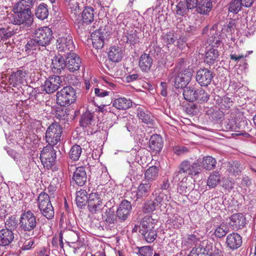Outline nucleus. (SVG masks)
Here are the masks:
<instances>
[{
  "mask_svg": "<svg viewBox=\"0 0 256 256\" xmlns=\"http://www.w3.org/2000/svg\"><path fill=\"white\" fill-rule=\"evenodd\" d=\"M14 13L9 14L8 22L14 24L20 25L25 24L28 27L30 26L33 22V18L30 8H16Z\"/></svg>",
  "mask_w": 256,
  "mask_h": 256,
  "instance_id": "nucleus-1",
  "label": "nucleus"
},
{
  "mask_svg": "<svg viewBox=\"0 0 256 256\" xmlns=\"http://www.w3.org/2000/svg\"><path fill=\"white\" fill-rule=\"evenodd\" d=\"M85 237V236L80 235V233L77 231L68 232L67 242L70 244V246L74 249L73 252L74 254L80 255L84 252L86 244Z\"/></svg>",
  "mask_w": 256,
  "mask_h": 256,
  "instance_id": "nucleus-2",
  "label": "nucleus"
},
{
  "mask_svg": "<svg viewBox=\"0 0 256 256\" xmlns=\"http://www.w3.org/2000/svg\"><path fill=\"white\" fill-rule=\"evenodd\" d=\"M152 221L150 217H144L141 220L140 225V232L148 242H153L157 236L156 231L154 228L155 224Z\"/></svg>",
  "mask_w": 256,
  "mask_h": 256,
  "instance_id": "nucleus-3",
  "label": "nucleus"
},
{
  "mask_svg": "<svg viewBox=\"0 0 256 256\" xmlns=\"http://www.w3.org/2000/svg\"><path fill=\"white\" fill-rule=\"evenodd\" d=\"M20 228L25 232H32L36 226L37 218L34 214L30 210H24L22 212L20 218Z\"/></svg>",
  "mask_w": 256,
  "mask_h": 256,
  "instance_id": "nucleus-4",
  "label": "nucleus"
},
{
  "mask_svg": "<svg viewBox=\"0 0 256 256\" xmlns=\"http://www.w3.org/2000/svg\"><path fill=\"white\" fill-rule=\"evenodd\" d=\"M75 90L70 86L63 88L56 93V102L62 106H66L74 103L76 100Z\"/></svg>",
  "mask_w": 256,
  "mask_h": 256,
  "instance_id": "nucleus-5",
  "label": "nucleus"
},
{
  "mask_svg": "<svg viewBox=\"0 0 256 256\" xmlns=\"http://www.w3.org/2000/svg\"><path fill=\"white\" fill-rule=\"evenodd\" d=\"M62 132L61 126L55 122L50 124L47 128L45 138L48 146H53L56 145L60 140Z\"/></svg>",
  "mask_w": 256,
  "mask_h": 256,
  "instance_id": "nucleus-6",
  "label": "nucleus"
},
{
  "mask_svg": "<svg viewBox=\"0 0 256 256\" xmlns=\"http://www.w3.org/2000/svg\"><path fill=\"white\" fill-rule=\"evenodd\" d=\"M32 33L42 47L49 45L54 38L52 30L47 26L36 28L32 31Z\"/></svg>",
  "mask_w": 256,
  "mask_h": 256,
  "instance_id": "nucleus-7",
  "label": "nucleus"
},
{
  "mask_svg": "<svg viewBox=\"0 0 256 256\" xmlns=\"http://www.w3.org/2000/svg\"><path fill=\"white\" fill-rule=\"evenodd\" d=\"M106 204L97 192H92L89 194L88 208L92 214L102 212Z\"/></svg>",
  "mask_w": 256,
  "mask_h": 256,
  "instance_id": "nucleus-8",
  "label": "nucleus"
},
{
  "mask_svg": "<svg viewBox=\"0 0 256 256\" xmlns=\"http://www.w3.org/2000/svg\"><path fill=\"white\" fill-rule=\"evenodd\" d=\"M40 159L44 168L50 169L54 166L56 159V152L51 146H44L41 151Z\"/></svg>",
  "mask_w": 256,
  "mask_h": 256,
  "instance_id": "nucleus-9",
  "label": "nucleus"
},
{
  "mask_svg": "<svg viewBox=\"0 0 256 256\" xmlns=\"http://www.w3.org/2000/svg\"><path fill=\"white\" fill-rule=\"evenodd\" d=\"M56 46L59 52H64L67 54L71 53L75 48L72 36L67 34L58 38Z\"/></svg>",
  "mask_w": 256,
  "mask_h": 256,
  "instance_id": "nucleus-10",
  "label": "nucleus"
},
{
  "mask_svg": "<svg viewBox=\"0 0 256 256\" xmlns=\"http://www.w3.org/2000/svg\"><path fill=\"white\" fill-rule=\"evenodd\" d=\"M180 170L184 174H188L192 176L199 174L202 172V168L198 160L194 162L188 160L182 161L180 164Z\"/></svg>",
  "mask_w": 256,
  "mask_h": 256,
  "instance_id": "nucleus-11",
  "label": "nucleus"
},
{
  "mask_svg": "<svg viewBox=\"0 0 256 256\" xmlns=\"http://www.w3.org/2000/svg\"><path fill=\"white\" fill-rule=\"evenodd\" d=\"M212 244L208 240H204L198 246H194L188 256H210L209 252L212 250Z\"/></svg>",
  "mask_w": 256,
  "mask_h": 256,
  "instance_id": "nucleus-12",
  "label": "nucleus"
},
{
  "mask_svg": "<svg viewBox=\"0 0 256 256\" xmlns=\"http://www.w3.org/2000/svg\"><path fill=\"white\" fill-rule=\"evenodd\" d=\"M108 32L102 28L92 32L91 34V39L93 46L96 49L102 48L104 40L108 38Z\"/></svg>",
  "mask_w": 256,
  "mask_h": 256,
  "instance_id": "nucleus-13",
  "label": "nucleus"
},
{
  "mask_svg": "<svg viewBox=\"0 0 256 256\" xmlns=\"http://www.w3.org/2000/svg\"><path fill=\"white\" fill-rule=\"evenodd\" d=\"M193 72L192 69H186L180 72L174 79V86L176 88H182L190 82Z\"/></svg>",
  "mask_w": 256,
  "mask_h": 256,
  "instance_id": "nucleus-14",
  "label": "nucleus"
},
{
  "mask_svg": "<svg viewBox=\"0 0 256 256\" xmlns=\"http://www.w3.org/2000/svg\"><path fill=\"white\" fill-rule=\"evenodd\" d=\"M213 78L212 72L206 68L198 70L196 76V82L201 86H206L209 85Z\"/></svg>",
  "mask_w": 256,
  "mask_h": 256,
  "instance_id": "nucleus-15",
  "label": "nucleus"
},
{
  "mask_svg": "<svg viewBox=\"0 0 256 256\" xmlns=\"http://www.w3.org/2000/svg\"><path fill=\"white\" fill-rule=\"evenodd\" d=\"M65 58L66 68L71 72H75L80 69L81 60L74 53H70Z\"/></svg>",
  "mask_w": 256,
  "mask_h": 256,
  "instance_id": "nucleus-16",
  "label": "nucleus"
},
{
  "mask_svg": "<svg viewBox=\"0 0 256 256\" xmlns=\"http://www.w3.org/2000/svg\"><path fill=\"white\" fill-rule=\"evenodd\" d=\"M62 82L61 78L58 76H53L47 79L44 86V90L48 94L53 93L60 88Z\"/></svg>",
  "mask_w": 256,
  "mask_h": 256,
  "instance_id": "nucleus-17",
  "label": "nucleus"
},
{
  "mask_svg": "<svg viewBox=\"0 0 256 256\" xmlns=\"http://www.w3.org/2000/svg\"><path fill=\"white\" fill-rule=\"evenodd\" d=\"M132 206L128 201L124 200L120 204L117 210L116 216L120 221L126 220L130 215Z\"/></svg>",
  "mask_w": 256,
  "mask_h": 256,
  "instance_id": "nucleus-18",
  "label": "nucleus"
},
{
  "mask_svg": "<svg viewBox=\"0 0 256 256\" xmlns=\"http://www.w3.org/2000/svg\"><path fill=\"white\" fill-rule=\"evenodd\" d=\"M152 196L154 198V200H152L158 209L162 210V208H166L169 202L170 198L166 194H164L163 192L155 191L152 193Z\"/></svg>",
  "mask_w": 256,
  "mask_h": 256,
  "instance_id": "nucleus-19",
  "label": "nucleus"
},
{
  "mask_svg": "<svg viewBox=\"0 0 256 256\" xmlns=\"http://www.w3.org/2000/svg\"><path fill=\"white\" fill-rule=\"evenodd\" d=\"M246 218L242 214H233L230 218L228 222L230 226L234 230H238L242 228L246 224Z\"/></svg>",
  "mask_w": 256,
  "mask_h": 256,
  "instance_id": "nucleus-20",
  "label": "nucleus"
},
{
  "mask_svg": "<svg viewBox=\"0 0 256 256\" xmlns=\"http://www.w3.org/2000/svg\"><path fill=\"white\" fill-rule=\"evenodd\" d=\"M73 181L78 186H83L87 180L86 168L80 166L76 168L72 176Z\"/></svg>",
  "mask_w": 256,
  "mask_h": 256,
  "instance_id": "nucleus-21",
  "label": "nucleus"
},
{
  "mask_svg": "<svg viewBox=\"0 0 256 256\" xmlns=\"http://www.w3.org/2000/svg\"><path fill=\"white\" fill-rule=\"evenodd\" d=\"M226 244L230 249H236L240 247L242 244V237L236 232L230 234L226 237Z\"/></svg>",
  "mask_w": 256,
  "mask_h": 256,
  "instance_id": "nucleus-22",
  "label": "nucleus"
},
{
  "mask_svg": "<svg viewBox=\"0 0 256 256\" xmlns=\"http://www.w3.org/2000/svg\"><path fill=\"white\" fill-rule=\"evenodd\" d=\"M26 72L22 70H18L12 72L9 78L10 84L16 87L20 84L24 83L26 80Z\"/></svg>",
  "mask_w": 256,
  "mask_h": 256,
  "instance_id": "nucleus-23",
  "label": "nucleus"
},
{
  "mask_svg": "<svg viewBox=\"0 0 256 256\" xmlns=\"http://www.w3.org/2000/svg\"><path fill=\"white\" fill-rule=\"evenodd\" d=\"M65 58L62 56H56L52 60L51 68L54 73L60 74L66 68Z\"/></svg>",
  "mask_w": 256,
  "mask_h": 256,
  "instance_id": "nucleus-24",
  "label": "nucleus"
},
{
  "mask_svg": "<svg viewBox=\"0 0 256 256\" xmlns=\"http://www.w3.org/2000/svg\"><path fill=\"white\" fill-rule=\"evenodd\" d=\"M153 60L152 56L147 54H143L140 58L138 66L143 72H148L152 64Z\"/></svg>",
  "mask_w": 256,
  "mask_h": 256,
  "instance_id": "nucleus-25",
  "label": "nucleus"
},
{
  "mask_svg": "<svg viewBox=\"0 0 256 256\" xmlns=\"http://www.w3.org/2000/svg\"><path fill=\"white\" fill-rule=\"evenodd\" d=\"M40 47H42V45L38 42V40L33 36L32 34V37L27 40L24 50V52L28 54H30L34 53V51L40 50Z\"/></svg>",
  "mask_w": 256,
  "mask_h": 256,
  "instance_id": "nucleus-26",
  "label": "nucleus"
},
{
  "mask_svg": "<svg viewBox=\"0 0 256 256\" xmlns=\"http://www.w3.org/2000/svg\"><path fill=\"white\" fill-rule=\"evenodd\" d=\"M150 186L151 184L150 182L140 184L138 188L137 192L132 193V195L134 194V199L136 198L135 200H136L138 198L148 196L150 192Z\"/></svg>",
  "mask_w": 256,
  "mask_h": 256,
  "instance_id": "nucleus-27",
  "label": "nucleus"
},
{
  "mask_svg": "<svg viewBox=\"0 0 256 256\" xmlns=\"http://www.w3.org/2000/svg\"><path fill=\"white\" fill-rule=\"evenodd\" d=\"M14 239V233L10 230L4 228L0 230V246H8L13 241Z\"/></svg>",
  "mask_w": 256,
  "mask_h": 256,
  "instance_id": "nucleus-28",
  "label": "nucleus"
},
{
  "mask_svg": "<svg viewBox=\"0 0 256 256\" xmlns=\"http://www.w3.org/2000/svg\"><path fill=\"white\" fill-rule=\"evenodd\" d=\"M121 40L123 42L132 46L139 42V38L136 30H131L124 32Z\"/></svg>",
  "mask_w": 256,
  "mask_h": 256,
  "instance_id": "nucleus-29",
  "label": "nucleus"
},
{
  "mask_svg": "<svg viewBox=\"0 0 256 256\" xmlns=\"http://www.w3.org/2000/svg\"><path fill=\"white\" fill-rule=\"evenodd\" d=\"M149 145L150 148L154 152H160L163 146L162 137L158 134L152 135L150 140Z\"/></svg>",
  "mask_w": 256,
  "mask_h": 256,
  "instance_id": "nucleus-30",
  "label": "nucleus"
},
{
  "mask_svg": "<svg viewBox=\"0 0 256 256\" xmlns=\"http://www.w3.org/2000/svg\"><path fill=\"white\" fill-rule=\"evenodd\" d=\"M112 106L118 110H124L132 106V101L126 98H118L114 100Z\"/></svg>",
  "mask_w": 256,
  "mask_h": 256,
  "instance_id": "nucleus-31",
  "label": "nucleus"
},
{
  "mask_svg": "<svg viewBox=\"0 0 256 256\" xmlns=\"http://www.w3.org/2000/svg\"><path fill=\"white\" fill-rule=\"evenodd\" d=\"M212 2L210 0H200L196 8L198 12L202 14H206L212 10Z\"/></svg>",
  "mask_w": 256,
  "mask_h": 256,
  "instance_id": "nucleus-32",
  "label": "nucleus"
},
{
  "mask_svg": "<svg viewBox=\"0 0 256 256\" xmlns=\"http://www.w3.org/2000/svg\"><path fill=\"white\" fill-rule=\"evenodd\" d=\"M216 26H214L210 29V36L208 39L210 44L212 47H218L222 42L221 36L216 32Z\"/></svg>",
  "mask_w": 256,
  "mask_h": 256,
  "instance_id": "nucleus-33",
  "label": "nucleus"
},
{
  "mask_svg": "<svg viewBox=\"0 0 256 256\" xmlns=\"http://www.w3.org/2000/svg\"><path fill=\"white\" fill-rule=\"evenodd\" d=\"M122 52L121 48L116 46H114L110 48L108 52V58L112 62H118L122 58Z\"/></svg>",
  "mask_w": 256,
  "mask_h": 256,
  "instance_id": "nucleus-34",
  "label": "nucleus"
},
{
  "mask_svg": "<svg viewBox=\"0 0 256 256\" xmlns=\"http://www.w3.org/2000/svg\"><path fill=\"white\" fill-rule=\"evenodd\" d=\"M87 192L84 190H80L76 193V202L78 207L82 208L88 203Z\"/></svg>",
  "mask_w": 256,
  "mask_h": 256,
  "instance_id": "nucleus-35",
  "label": "nucleus"
},
{
  "mask_svg": "<svg viewBox=\"0 0 256 256\" xmlns=\"http://www.w3.org/2000/svg\"><path fill=\"white\" fill-rule=\"evenodd\" d=\"M176 39V34L174 30H170L167 32H164L161 36L162 42L166 46L174 44Z\"/></svg>",
  "mask_w": 256,
  "mask_h": 256,
  "instance_id": "nucleus-36",
  "label": "nucleus"
},
{
  "mask_svg": "<svg viewBox=\"0 0 256 256\" xmlns=\"http://www.w3.org/2000/svg\"><path fill=\"white\" fill-rule=\"evenodd\" d=\"M218 57V50L214 48H210L205 54L204 62L208 65L212 64L217 61Z\"/></svg>",
  "mask_w": 256,
  "mask_h": 256,
  "instance_id": "nucleus-37",
  "label": "nucleus"
},
{
  "mask_svg": "<svg viewBox=\"0 0 256 256\" xmlns=\"http://www.w3.org/2000/svg\"><path fill=\"white\" fill-rule=\"evenodd\" d=\"M136 114L144 123L148 124L150 123L152 120L150 112L142 107L138 106L137 108Z\"/></svg>",
  "mask_w": 256,
  "mask_h": 256,
  "instance_id": "nucleus-38",
  "label": "nucleus"
},
{
  "mask_svg": "<svg viewBox=\"0 0 256 256\" xmlns=\"http://www.w3.org/2000/svg\"><path fill=\"white\" fill-rule=\"evenodd\" d=\"M94 10L92 8L87 6L84 8L82 14V20L84 23L90 24L94 20Z\"/></svg>",
  "mask_w": 256,
  "mask_h": 256,
  "instance_id": "nucleus-39",
  "label": "nucleus"
},
{
  "mask_svg": "<svg viewBox=\"0 0 256 256\" xmlns=\"http://www.w3.org/2000/svg\"><path fill=\"white\" fill-rule=\"evenodd\" d=\"M200 163L202 168L210 170L215 168L216 160L211 156H206L202 158V162H200Z\"/></svg>",
  "mask_w": 256,
  "mask_h": 256,
  "instance_id": "nucleus-40",
  "label": "nucleus"
},
{
  "mask_svg": "<svg viewBox=\"0 0 256 256\" xmlns=\"http://www.w3.org/2000/svg\"><path fill=\"white\" fill-rule=\"evenodd\" d=\"M158 176V168L156 166H150L144 173V178L148 182L156 180Z\"/></svg>",
  "mask_w": 256,
  "mask_h": 256,
  "instance_id": "nucleus-41",
  "label": "nucleus"
},
{
  "mask_svg": "<svg viewBox=\"0 0 256 256\" xmlns=\"http://www.w3.org/2000/svg\"><path fill=\"white\" fill-rule=\"evenodd\" d=\"M196 89L194 86H189L184 88L183 96L186 100L189 102L196 100Z\"/></svg>",
  "mask_w": 256,
  "mask_h": 256,
  "instance_id": "nucleus-42",
  "label": "nucleus"
},
{
  "mask_svg": "<svg viewBox=\"0 0 256 256\" xmlns=\"http://www.w3.org/2000/svg\"><path fill=\"white\" fill-rule=\"evenodd\" d=\"M82 152V148L80 145L72 146L68 152V157L72 161H77L79 160Z\"/></svg>",
  "mask_w": 256,
  "mask_h": 256,
  "instance_id": "nucleus-43",
  "label": "nucleus"
},
{
  "mask_svg": "<svg viewBox=\"0 0 256 256\" xmlns=\"http://www.w3.org/2000/svg\"><path fill=\"white\" fill-rule=\"evenodd\" d=\"M242 170V166L238 162L233 161L228 163V170L233 176L239 175Z\"/></svg>",
  "mask_w": 256,
  "mask_h": 256,
  "instance_id": "nucleus-44",
  "label": "nucleus"
},
{
  "mask_svg": "<svg viewBox=\"0 0 256 256\" xmlns=\"http://www.w3.org/2000/svg\"><path fill=\"white\" fill-rule=\"evenodd\" d=\"M94 122V116L89 112H84L81 116L80 121L82 126L86 128L92 125Z\"/></svg>",
  "mask_w": 256,
  "mask_h": 256,
  "instance_id": "nucleus-45",
  "label": "nucleus"
},
{
  "mask_svg": "<svg viewBox=\"0 0 256 256\" xmlns=\"http://www.w3.org/2000/svg\"><path fill=\"white\" fill-rule=\"evenodd\" d=\"M202 238L198 232H194L192 234H188L186 236V243L188 244H194L195 246H198L200 244V242L202 240H200Z\"/></svg>",
  "mask_w": 256,
  "mask_h": 256,
  "instance_id": "nucleus-46",
  "label": "nucleus"
},
{
  "mask_svg": "<svg viewBox=\"0 0 256 256\" xmlns=\"http://www.w3.org/2000/svg\"><path fill=\"white\" fill-rule=\"evenodd\" d=\"M39 210L42 215L47 219L50 220L54 218V211L52 204L44 206L42 208H40Z\"/></svg>",
  "mask_w": 256,
  "mask_h": 256,
  "instance_id": "nucleus-47",
  "label": "nucleus"
},
{
  "mask_svg": "<svg viewBox=\"0 0 256 256\" xmlns=\"http://www.w3.org/2000/svg\"><path fill=\"white\" fill-rule=\"evenodd\" d=\"M36 16L40 20H44L47 18L48 12L47 5L44 3L39 5L36 12Z\"/></svg>",
  "mask_w": 256,
  "mask_h": 256,
  "instance_id": "nucleus-48",
  "label": "nucleus"
},
{
  "mask_svg": "<svg viewBox=\"0 0 256 256\" xmlns=\"http://www.w3.org/2000/svg\"><path fill=\"white\" fill-rule=\"evenodd\" d=\"M220 176L218 172H215L212 174L208 177L207 181V185L210 188H214L220 182Z\"/></svg>",
  "mask_w": 256,
  "mask_h": 256,
  "instance_id": "nucleus-49",
  "label": "nucleus"
},
{
  "mask_svg": "<svg viewBox=\"0 0 256 256\" xmlns=\"http://www.w3.org/2000/svg\"><path fill=\"white\" fill-rule=\"evenodd\" d=\"M37 201L38 208L52 204L49 196L44 192L39 194Z\"/></svg>",
  "mask_w": 256,
  "mask_h": 256,
  "instance_id": "nucleus-50",
  "label": "nucleus"
},
{
  "mask_svg": "<svg viewBox=\"0 0 256 256\" xmlns=\"http://www.w3.org/2000/svg\"><path fill=\"white\" fill-rule=\"evenodd\" d=\"M104 218L106 224H114L116 220L114 210L112 208L106 209Z\"/></svg>",
  "mask_w": 256,
  "mask_h": 256,
  "instance_id": "nucleus-51",
  "label": "nucleus"
},
{
  "mask_svg": "<svg viewBox=\"0 0 256 256\" xmlns=\"http://www.w3.org/2000/svg\"><path fill=\"white\" fill-rule=\"evenodd\" d=\"M196 100L199 102L202 103L208 102L210 98L209 94L202 88L196 89Z\"/></svg>",
  "mask_w": 256,
  "mask_h": 256,
  "instance_id": "nucleus-52",
  "label": "nucleus"
},
{
  "mask_svg": "<svg viewBox=\"0 0 256 256\" xmlns=\"http://www.w3.org/2000/svg\"><path fill=\"white\" fill-rule=\"evenodd\" d=\"M96 110L98 112H100L105 115L114 114L116 116V114L114 113L115 110L112 107L110 106V104H101L98 106Z\"/></svg>",
  "mask_w": 256,
  "mask_h": 256,
  "instance_id": "nucleus-53",
  "label": "nucleus"
},
{
  "mask_svg": "<svg viewBox=\"0 0 256 256\" xmlns=\"http://www.w3.org/2000/svg\"><path fill=\"white\" fill-rule=\"evenodd\" d=\"M190 10L184 2H180L176 6V14L184 16L188 15Z\"/></svg>",
  "mask_w": 256,
  "mask_h": 256,
  "instance_id": "nucleus-54",
  "label": "nucleus"
},
{
  "mask_svg": "<svg viewBox=\"0 0 256 256\" xmlns=\"http://www.w3.org/2000/svg\"><path fill=\"white\" fill-rule=\"evenodd\" d=\"M168 222L176 229L180 228L184 223L182 218L178 214H174Z\"/></svg>",
  "mask_w": 256,
  "mask_h": 256,
  "instance_id": "nucleus-55",
  "label": "nucleus"
},
{
  "mask_svg": "<svg viewBox=\"0 0 256 256\" xmlns=\"http://www.w3.org/2000/svg\"><path fill=\"white\" fill-rule=\"evenodd\" d=\"M187 180L186 176L184 177L182 180L180 182L179 184V188L178 190L179 192L182 194L186 195V194L190 192L191 190H193V188L192 186H188L186 182V180Z\"/></svg>",
  "mask_w": 256,
  "mask_h": 256,
  "instance_id": "nucleus-56",
  "label": "nucleus"
},
{
  "mask_svg": "<svg viewBox=\"0 0 256 256\" xmlns=\"http://www.w3.org/2000/svg\"><path fill=\"white\" fill-rule=\"evenodd\" d=\"M228 228L226 225L224 224H221L220 226L216 227L214 234L215 236L218 238H221L224 236L228 232Z\"/></svg>",
  "mask_w": 256,
  "mask_h": 256,
  "instance_id": "nucleus-57",
  "label": "nucleus"
},
{
  "mask_svg": "<svg viewBox=\"0 0 256 256\" xmlns=\"http://www.w3.org/2000/svg\"><path fill=\"white\" fill-rule=\"evenodd\" d=\"M18 226V221L14 216H11L6 220L5 222V229H8L12 232L16 230Z\"/></svg>",
  "mask_w": 256,
  "mask_h": 256,
  "instance_id": "nucleus-58",
  "label": "nucleus"
},
{
  "mask_svg": "<svg viewBox=\"0 0 256 256\" xmlns=\"http://www.w3.org/2000/svg\"><path fill=\"white\" fill-rule=\"evenodd\" d=\"M242 6L240 0H234L229 5V11L234 13H238L241 9Z\"/></svg>",
  "mask_w": 256,
  "mask_h": 256,
  "instance_id": "nucleus-59",
  "label": "nucleus"
},
{
  "mask_svg": "<svg viewBox=\"0 0 256 256\" xmlns=\"http://www.w3.org/2000/svg\"><path fill=\"white\" fill-rule=\"evenodd\" d=\"M21 170L23 174L24 178L26 180L28 179L30 176L32 174V164H27V162H26V164L22 166Z\"/></svg>",
  "mask_w": 256,
  "mask_h": 256,
  "instance_id": "nucleus-60",
  "label": "nucleus"
},
{
  "mask_svg": "<svg viewBox=\"0 0 256 256\" xmlns=\"http://www.w3.org/2000/svg\"><path fill=\"white\" fill-rule=\"evenodd\" d=\"M24 238H21L20 242H18V244L20 246L22 245V250H29L32 248L34 244V240L32 238H29L26 240H24Z\"/></svg>",
  "mask_w": 256,
  "mask_h": 256,
  "instance_id": "nucleus-61",
  "label": "nucleus"
},
{
  "mask_svg": "<svg viewBox=\"0 0 256 256\" xmlns=\"http://www.w3.org/2000/svg\"><path fill=\"white\" fill-rule=\"evenodd\" d=\"M226 127L228 130L236 131L238 129L240 128V124L235 118H232L228 120Z\"/></svg>",
  "mask_w": 256,
  "mask_h": 256,
  "instance_id": "nucleus-62",
  "label": "nucleus"
},
{
  "mask_svg": "<svg viewBox=\"0 0 256 256\" xmlns=\"http://www.w3.org/2000/svg\"><path fill=\"white\" fill-rule=\"evenodd\" d=\"M158 209L152 200L146 202L143 206V211L145 213H150Z\"/></svg>",
  "mask_w": 256,
  "mask_h": 256,
  "instance_id": "nucleus-63",
  "label": "nucleus"
},
{
  "mask_svg": "<svg viewBox=\"0 0 256 256\" xmlns=\"http://www.w3.org/2000/svg\"><path fill=\"white\" fill-rule=\"evenodd\" d=\"M36 0H21L17 4L18 8H30L32 7Z\"/></svg>",
  "mask_w": 256,
  "mask_h": 256,
  "instance_id": "nucleus-64",
  "label": "nucleus"
}]
</instances>
